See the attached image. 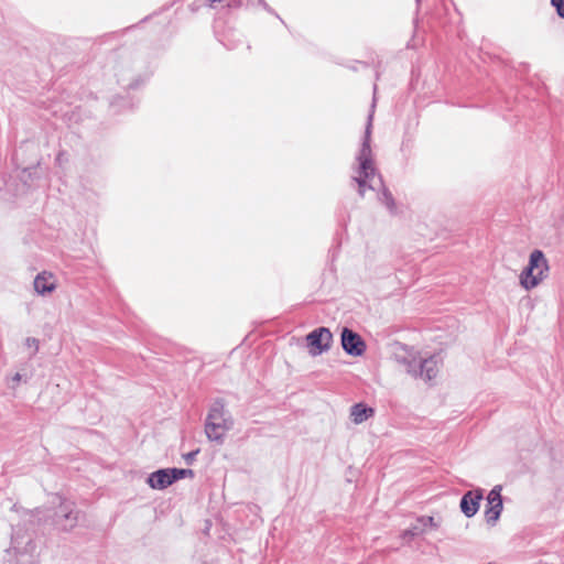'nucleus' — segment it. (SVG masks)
I'll return each mask as SVG.
<instances>
[{"mask_svg": "<svg viewBox=\"0 0 564 564\" xmlns=\"http://www.w3.org/2000/svg\"><path fill=\"white\" fill-rule=\"evenodd\" d=\"M33 285L36 293L41 295L52 293L56 289L54 275L46 271L35 276Z\"/></svg>", "mask_w": 564, "mask_h": 564, "instance_id": "13", "label": "nucleus"}, {"mask_svg": "<svg viewBox=\"0 0 564 564\" xmlns=\"http://www.w3.org/2000/svg\"><path fill=\"white\" fill-rule=\"evenodd\" d=\"M198 453H199V448L183 455V458H184L185 463L187 465H192L195 462L196 456L198 455Z\"/></svg>", "mask_w": 564, "mask_h": 564, "instance_id": "22", "label": "nucleus"}, {"mask_svg": "<svg viewBox=\"0 0 564 564\" xmlns=\"http://www.w3.org/2000/svg\"><path fill=\"white\" fill-rule=\"evenodd\" d=\"M6 561L9 564H39L36 544L30 533L21 529L12 531L11 545L6 550Z\"/></svg>", "mask_w": 564, "mask_h": 564, "instance_id": "3", "label": "nucleus"}, {"mask_svg": "<svg viewBox=\"0 0 564 564\" xmlns=\"http://www.w3.org/2000/svg\"><path fill=\"white\" fill-rule=\"evenodd\" d=\"M501 490V486L497 485L489 491L487 496L485 518L489 525H495L497 523L503 510Z\"/></svg>", "mask_w": 564, "mask_h": 564, "instance_id": "8", "label": "nucleus"}, {"mask_svg": "<svg viewBox=\"0 0 564 564\" xmlns=\"http://www.w3.org/2000/svg\"><path fill=\"white\" fill-rule=\"evenodd\" d=\"M372 128V112L368 116V122L361 147L356 155V165L352 167V182L358 186L361 196L367 189H375L382 185L381 177L375 166L373 154L370 145Z\"/></svg>", "mask_w": 564, "mask_h": 564, "instance_id": "1", "label": "nucleus"}, {"mask_svg": "<svg viewBox=\"0 0 564 564\" xmlns=\"http://www.w3.org/2000/svg\"><path fill=\"white\" fill-rule=\"evenodd\" d=\"M171 471V468H161L151 473L147 479L148 485L152 489L162 490L167 488L174 484V478Z\"/></svg>", "mask_w": 564, "mask_h": 564, "instance_id": "12", "label": "nucleus"}, {"mask_svg": "<svg viewBox=\"0 0 564 564\" xmlns=\"http://www.w3.org/2000/svg\"><path fill=\"white\" fill-rule=\"evenodd\" d=\"M415 1H416L417 4H420L422 0H415Z\"/></svg>", "mask_w": 564, "mask_h": 564, "instance_id": "24", "label": "nucleus"}, {"mask_svg": "<svg viewBox=\"0 0 564 564\" xmlns=\"http://www.w3.org/2000/svg\"><path fill=\"white\" fill-rule=\"evenodd\" d=\"M551 4L556 9L558 17L564 19V0H551Z\"/></svg>", "mask_w": 564, "mask_h": 564, "instance_id": "20", "label": "nucleus"}, {"mask_svg": "<svg viewBox=\"0 0 564 564\" xmlns=\"http://www.w3.org/2000/svg\"><path fill=\"white\" fill-rule=\"evenodd\" d=\"M340 343L344 351L352 357H360L366 351V343L362 337L348 327H344L340 334Z\"/></svg>", "mask_w": 564, "mask_h": 564, "instance_id": "7", "label": "nucleus"}, {"mask_svg": "<svg viewBox=\"0 0 564 564\" xmlns=\"http://www.w3.org/2000/svg\"><path fill=\"white\" fill-rule=\"evenodd\" d=\"M484 491L480 488L469 490L463 495L459 507L465 517L471 518L478 512Z\"/></svg>", "mask_w": 564, "mask_h": 564, "instance_id": "10", "label": "nucleus"}, {"mask_svg": "<svg viewBox=\"0 0 564 564\" xmlns=\"http://www.w3.org/2000/svg\"><path fill=\"white\" fill-rule=\"evenodd\" d=\"M234 427V419L223 399H216L205 420V434L210 442L223 444L228 431Z\"/></svg>", "mask_w": 564, "mask_h": 564, "instance_id": "2", "label": "nucleus"}, {"mask_svg": "<svg viewBox=\"0 0 564 564\" xmlns=\"http://www.w3.org/2000/svg\"><path fill=\"white\" fill-rule=\"evenodd\" d=\"M403 355L395 351V358L399 362L406 366V371L415 378H422L426 381L434 379L437 376L438 367L435 356L429 358H416L408 351V347L402 344H397Z\"/></svg>", "mask_w": 564, "mask_h": 564, "instance_id": "4", "label": "nucleus"}, {"mask_svg": "<svg viewBox=\"0 0 564 564\" xmlns=\"http://www.w3.org/2000/svg\"><path fill=\"white\" fill-rule=\"evenodd\" d=\"M333 334L327 327H317L306 335V344L311 356H319L332 347Z\"/></svg>", "mask_w": 564, "mask_h": 564, "instance_id": "6", "label": "nucleus"}, {"mask_svg": "<svg viewBox=\"0 0 564 564\" xmlns=\"http://www.w3.org/2000/svg\"><path fill=\"white\" fill-rule=\"evenodd\" d=\"M12 380H13V381H15V382H19V381L21 380V375L17 372V373L13 376Z\"/></svg>", "mask_w": 564, "mask_h": 564, "instance_id": "23", "label": "nucleus"}, {"mask_svg": "<svg viewBox=\"0 0 564 564\" xmlns=\"http://www.w3.org/2000/svg\"><path fill=\"white\" fill-rule=\"evenodd\" d=\"M380 200L382 202V204L384 205L386 208H388L390 210L395 208L394 198H393L392 194L387 188L382 189V193L380 195Z\"/></svg>", "mask_w": 564, "mask_h": 564, "instance_id": "18", "label": "nucleus"}, {"mask_svg": "<svg viewBox=\"0 0 564 564\" xmlns=\"http://www.w3.org/2000/svg\"><path fill=\"white\" fill-rule=\"evenodd\" d=\"M210 8H217L218 4L227 8H240L259 4L269 13H272L279 18L273 9L264 0H205Z\"/></svg>", "mask_w": 564, "mask_h": 564, "instance_id": "11", "label": "nucleus"}, {"mask_svg": "<svg viewBox=\"0 0 564 564\" xmlns=\"http://www.w3.org/2000/svg\"><path fill=\"white\" fill-rule=\"evenodd\" d=\"M171 469H172L171 474L173 475L174 482L180 479L186 478V477L193 478L195 476V473L193 469L175 468V467H173Z\"/></svg>", "mask_w": 564, "mask_h": 564, "instance_id": "17", "label": "nucleus"}, {"mask_svg": "<svg viewBox=\"0 0 564 564\" xmlns=\"http://www.w3.org/2000/svg\"><path fill=\"white\" fill-rule=\"evenodd\" d=\"M25 345H26L28 347H33V351H32V354H31V357H32V356H34V355L37 352V350H39V340H37L36 338H34V337H28V338L25 339Z\"/></svg>", "mask_w": 564, "mask_h": 564, "instance_id": "21", "label": "nucleus"}, {"mask_svg": "<svg viewBox=\"0 0 564 564\" xmlns=\"http://www.w3.org/2000/svg\"><path fill=\"white\" fill-rule=\"evenodd\" d=\"M375 415V409L364 402L354 404L350 408V419L355 424H361Z\"/></svg>", "mask_w": 564, "mask_h": 564, "instance_id": "14", "label": "nucleus"}, {"mask_svg": "<svg viewBox=\"0 0 564 564\" xmlns=\"http://www.w3.org/2000/svg\"><path fill=\"white\" fill-rule=\"evenodd\" d=\"M549 270L547 261L541 250L531 252L529 263L520 275L521 285L525 290L535 288L544 278V272Z\"/></svg>", "mask_w": 564, "mask_h": 564, "instance_id": "5", "label": "nucleus"}, {"mask_svg": "<svg viewBox=\"0 0 564 564\" xmlns=\"http://www.w3.org/2000/svg\"><path fill=\"white\" fill-rule=\"evenodd\" d=\"M424 533V529L417 523V520L415 523H412L410 528L405 529L401 533V539L411 542L415 536H419Z\"/></svg>", "mask_w": 564, "mask_h": 564, "instance_id": "15", "label": "nucleus"}, {"mask_svg": "<svg viewBox=\"0 0 564 564\" xmlns=\"http://www.w3.org/2000/svg\"><path fill=\"white\" fill-rule=\"evenodd\" d=\"M118 83L129 89H134L139 87L140 83L138 79H132L130 76H127L124 73L119 74Z\"/></svg>", "mask_w": 564, "mask_h": 564, "instance_id": "16", "label": "nucleus"}, {"mask_svg": "<svg viewBox=\"0 0 564 564\" xmlns=\"http://www.w3.org/2000/svg\"><path fill=\"white\" fill-rule=\"evenodd\" d=\"M79 513L80 512L74 508L73 502H62L58 510L55 512L56 525L63 531H70L77 525Z\"/></svg>", "mask_w": 564, "mask_h": 564, "instance_id": "9", "label": "nucleus"}, {"mask_svg": "<svg viewBox=\"0 0 564 564\" xmlns=\"http://www.w3.org/2000/svg\"><path fill=\"white\" fill-rule=\"evenodd\" d=\"M417 519V523L425 530V528L430 527V528H433V529H438L440 528V522L435 521V519L433 517H429V516H420L416 518Z\"/></svg>", "mask_w": 564, "mask_h": 564, "instance_id": "19", "label": "nucleus"}]
</instances>
